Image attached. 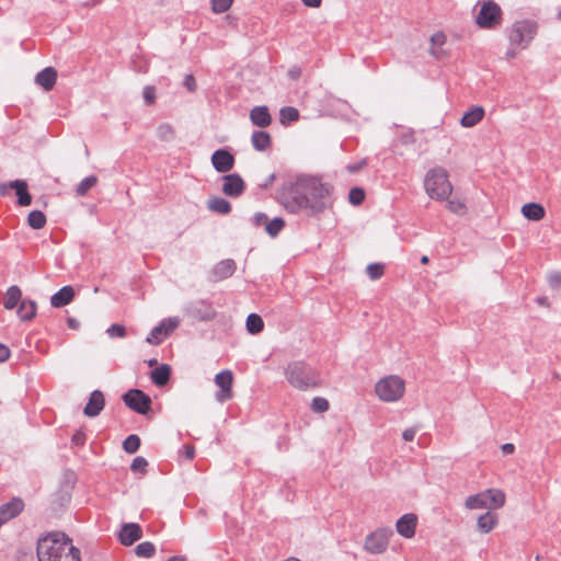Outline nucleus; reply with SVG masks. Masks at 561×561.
Instances as JSON below:
<instances>
[{"label":"nucleus","instance_id":"obj_1","mask_svg":"<svg viewBox=\"0 0 561 561\" xmlns=\"http://www.w3.org/2000/svg\"><path fill=\"white\" fill-rule=\"evenodd\" d=\"M277 201L290 214L318 216L333 207V186L317 176L299 175L282 184Z\"/></svg>","mask_w":561,"mask_h":561},{"label":"nucleus","instance_id":"obj_2","mask_svg":"<svg viewBox=\"0 0 561 561\" xmlns=\"http://www.w3.org/2000/svg\"><path fill=\"white\" fill-rule=\"evenodd\" d=\"M38 561H81L80 550L65 533H51L37 542Z\"/></svg>","mask_w":561,"mask_h":561},{"label":"nucleus","instance_id":"obj_3","mask_svg":"<svg viewBox=\"0 0 561 561\" xmlns=\"http://www.w3.org/2000/svg\"><path fill=\"white\" fill-rule=\"evenodd\" d=\"M284 375L291 387L302 391L313 389L320 385L319 373L302 360L289 363L284 369Z\"/></svg>","mask_w":561,"mask_h":561},{"label":"nucleus","instance_id":"obj_4","mask_svg":"<svg viewBox=\"0 0 561 561\" xmlns=\"http://www.w3.org/2000/svg\"><path fill=\"white\" fill-rule=\"evenodd\" d=\"M424 187L428 196L437 201L447 199L453 192L448 173L443 168H433L426 173Z\"/></svg>","mask_w":561,"mask_h":561},{"label":"nucleus","instance_id":"obj_5","mask_svg":"<svg viewBox=\"0 0 561 561\" xmlns=\"http://www.w3.org/2000/svg\"><path fill=\"white\" fill-rule=\"evenodd\" d=\"M537 33V24L530 20L516 21L507 31L511 45L526 48Z\"/></svg>","mask_w":561,"mask_h":561},{"label":"nucleus","instance_id":"obj_6","mask_svg":"<svg viewBox=\"0 0 561 561\" xmlns=\"http://www.w3.org/2000/svg\"><path fill=\"white\" fill-rule=\"evenodd\" d=\"M404 389V381L398 376L385 377L375 386L377 396L385 402L399 400L403 396Z\"/></svg>","mask_w":561,"mask_h":561},{"label":"nucleus","instance_id":"obj_7","mask_svg":"<svg viewBox=\"0 0 561 561\" xmlns=\"http://www.w3.org/2000/svg\"><path fill=\"white\" fill-rule=\"evenodd\" d=\"M126 407L138 414H147L151 409V398L142 390L130 389L122 396Z\"/></svg>","mask_w":561,"mask_h":561},{"label":"nucleus","instance_id":"obj_8","mask_svg":"<svg viewBox=\"0 0 561 561\" xmlns=\"http://www.w3.org/2000/svg\"><path fill=\"white\" fill-rule=\"evenodd\" d=\"M393 535L391 528H380L369 534L365 539V550L371 554L385 552L389 545V539Z\"/></svg>","mask_w":561,"mask_h":561},{"label":"nucleus","instance_id":"obj_9","mask_svg":"<svg viewBox=\"0 0 561 561\" xmlns=\"http://www.w3.org/2000/svg\"><path fill=\"white\" fill-rule=\"evenodd\" d=\"M501 14V8L494 1H486L482 4L476 23L482 28H492L499 24Z\"/></svg>","mask_w":561,"mask_h":561},{"label":"nucleus","instance_id":"obj_10","mask_svg":"<svg viewBox=\"0 0 561 561\" xmlns=\"http://www.w3.org/2000/svg\"><path fill=\"white\" fill-rule=\"evenodd\" d=\"M222 180V193L231 198L240 197L245 191V182L238 173H229L225 174L221 178Z\"/></svg>","mask_w":561,"mask_h":561},{"label":"nucleus","instance_id":"obj_11","mask_svg":"<svg viewBox=\"0 0 561 561\" xmlns=\"http://www.w3.org/2000/svg\"><path fill=\"white\" fill-rule=\"evenodd\" d=\"M211 165L218 173H227L234 167V156L227 149H217L213 152Z\"/></svg>","mask_w":561,"mask_h":561},{"label":"nucleus","instance_id":"obj_12","mask_svg":"<svg viewBox=\"0 0 561 561\" xmlns=\"http://www.w3.org/2000/svg\"><path fill=\"white\" fill-rule=\"evenodd\" d=\"M232 373L228 369L222 370L215 376V383L220 389V391L216 393L217 401L224 402L232 397Z\"/></svg>","mask_w":561,"mask_h":561},{"label":"nucleus","instance_id":"obj_13","mask_svg":"<svg viewBox=\"0 0 561 561\" xmlns=\"http://www.w3.org/2000/svg\"><path fill=\"white\" fill-rule=\"evenodd\" d=\"M237 270L236 262L232 259L219 261L210 271V280L220 282L229 278Z\"/></svg>","mask_w":561,"mask_h":561},{"label":"nucleus","instance_id":"obj_14","mask_svg":"<svg viewBox=\"0 0 561 561\" xmlns=\"http://www.w3.org/2000/svg\"><path fill=\"white\" fill-rule=\"evenodd\" d=\"M105 407V398L101 390H93L88 399L83 413L88 417H95L100 415Z\"/></svg>","mask_w":561,"mask_h":561},{"label":"nucleus","instance_id":"obj_15","mask_svg":"<svg viewBox=\"0 0 561 561\" xmlns=\"http://www.w3.org/2000/svg\"><path fill=\"white\" fill-rule=\"evenodd\" d=\"M142 537V529L136 523H127L122 526L121 531L118 533L119 542L123 546H131L134 542L139 540Z\"/></svg>","mask_w":561,"mask_h":561},{"label":"nucleus","instance_id":"obj_16","mask_svg":"<svg viewBox=\"0 0 561 561\" xmlns=\"http://www.w3.org/2000/svg\"><path fill=\"white\" fill-rule=\"evenodd\" d=\"M24 507V503L21 499H12L10 502L0 505V527L16 517Z\"/></svg>","mask_w":561,"mask_h":561},{"label":"nucleus","instance_id":"obj_17","mask_svg":"<svg viewBox=\"0 0 561 561\" xmlns=\"http://www.w3.org/2000/svg\"><path fill=\"white\" fill-rule=\"evenodd\" d=\"M417 518L414 514L402 515L396 524V529L399 535L404 538H412L415 535Z\"/></svg>","mask_w":561,"mask_h":561},{"label":"nucleus","instance_id":"obj_18","mask_svg":"<svg viewBox=\"0 0 561 561\" xmlns=\"http://www.w3.org/2000/svg\"><path fill=\"white\" fill-rule=\"evenodd\" d=\"M250 121L254 126L264 128L271 125L272 116L265 105L254 106L250 112Z\"/></svg>","mask_w":561,"mask_h":561},{"label":"nucleus","instance_id":"obj_19","mask_svg":"<svg viewBox=\"0 0 561 561\" xmlns=\"http://www.w3.org/2000/svg\"><path fill=\"white\" fill-rule=\"evenodd\" d=\"M57 71L53 67H46L35 76V83L45 91H50L56 84Z\"/></svg>","mask_w":561,"mask_h":561},{"label":"nucleus","instance_id":"obj_20","mask_svg":"<svg viewBox=\"0 0 561 561\" xmlns=\"http://www.w3.org/2000/svg\"><path fill=\"white\" fill-rule=\"evenodd\" d=\"M75 297V290L70 285L61 287L50 297V305L54 308H61L72 301Z\"/></svg>","mask_w":561,"mask_h":561},{"label":"nucleus","instance_id":"obj_21","mask_svg":"<svg viewBox=\"0 0 561 561\" xmlns=\"http://www.w3.org/2000/svg\"><path fill=\"white\" fill-rule=\"evenodd\" d=\"M171 377V367L168 364H161L150 373L151 381L158 386L163 387L168 383Z\"/></svg>","mask_w":561,"mask_h":561},{"label":"nucleus","instance_id":"obj_22","mask_svg":"<svg viewBox=\"0 0 561 561\" xmlns=\"http://www.w3.org/2000/svg\"><path fill=\"white\" fill-rule=\"evenodd\" d=\"M483 116H484L483 107L482 106H473L462 115V117L460 119V124L462 127H473L480 121H482Z\"/></svg>","mask_w":561,"mask_h":561},{"label":"nucleus","instance_id":"obj_23","mask_svg":"<svg viewBox=\"0 0 561 561\" xmlns=\"http://www.w3.org/2000/svg\"><path fill=\"white\" fill-rule=\"evenodd\" d=\"M15 190L18 196V204L20 206H28L32 202V196L27 191V184L23 180H14L11 185Z\"/></svg>","mask_w":561,"mask_h":561},{"label":"nucleus","instance_id":"obj_24","mask_svg":"<svg viewBox=\"0 0 561 561\" xmlns=\"http://www.w3.org/2000/svg\"><path fill=\"white\" fill-rule=\"evenodd\" d=\"M251 144L256 151H265L271 147V135L264 130H254L251 136Z\"/></svg>","mask_w":561,"mask_h":561},{"label":"nucleus","instance_id":"obj_25","mask_svg":"<svg viewBox=\"0 0 561 561\" xmlns=\"http://www.w3.org/2000/svg\"><path fill=\"white\" fill-rule=\"evenodd\" d=\"M497 516L491 512H486L479 516L477 528L481 534H489L497 525Z\"/></svg>","mask_w":561,"mask_h":561},{"label":"nucleus","instance_id":"obj_26","mask_svg":"<svg viewBox=\"0 0 561 561\" xmlns=\"http://www.w3.org/2000/svg\"><path fill=\"white\" fill-rule=\"evenodd\" d=\"M522 214L528 220L539 221L545 217L546 210L538 203H527L522 207Z\"/></svg>","mask_w":561,"mask_h":561},{"label":"nucleus","instance_id":"obj_27","mask_svg":"<svg viewBox=\"0 0 561 561\" xmlns=\"http://www.w3.org/2000/svg\"><path fill=\"white\" fill-rule=\"evenodd\" d=\"M36 314V302L31 299H24L21 301L18 316L22 321H30Z\"/></svg>","mask_w":561,"mask_h":561},{"label":"nucleus","instance_id":"obj_28","mask_svg":"<svg viewBox=\"0 0 561 561\" xmlns=\"http://www.w3.org/2000/svg\"><path fill=\"white\" fill-rule=\"evenodd\" d=\"M207 207L209 210L221 215H227L231 211V204L226 198L219 196L210 198L207 202Z\"/></svg>","mask_w":561,"mask_h":561},{"label":"nucleus","instance_id":"obj_29","mask_svg":"<svg viewBox=\"0 0 561 561\" xmlns=\"http://www.w3.org/2000/svg\"><path fill=\"white\" fill-rule=\"evenodd\" d=\"M488 495L486 503L488 508H500L505 504V494L501 490L497 489H488L484 491Z\"/></svg>","mask_w":561,"mask_h":561},{"label":"nucleus","instance_id":"obj_30","mask_svg":"<svg viewBox=\"0 0 561 561\" xmlns=\"http://www.w3.org/2000/svg\"><path fill=\"white\" fill-rule=\"evenodd\" d=\"M21 289L16 285H12L8 288L3 306L8 310L14 309L21 300Z\"/></svg>","mask_w":561,"mask_h":561},{"label":"nucleus","instance_id":"obj_31","mask_svg":"<svg viewBox=\"0 0 561 561\" xmlns=\"http://www.w3.org/2000/svg\"><path fill=\"white\" fill-rule=\"evenodd\" d=\"M486 497L488 495L484 493V491L473 495H469L466 499L465 505L468 510L488 508V503L485 500Z\"/></svg>","mask_w":561,"mask_h":561},{"label":"nucleus","instance_id":"obj_32","mask_svg":"<svg viewBox=\"0 0 561 561\" xmlns=\"http://www.w3.org/2000/svg\"><path fill=\"white\" fill-rule=\"evenodd\" d=\"M245 327L249 333L257 334L262 332L264 328V322L259 314L250 313L247 318Z\"/></svg>","mask_w":561,"mask_h":561},{"label":"nucleus","instance_id":"obj_33","mask_svg":"<svg viewBox=\"0 0 561 561\" xmlns=\"http://www.w3.org/2000/svg\"><path fill=\"white\" fill-rule=\"evenodd\" d=\"M27 224L32 229H42L46 225V216L42 210H32L27 216Z\"/></svg>","mask_w":561,"mask_h":561},{"label":"nucleus","instance_id":"obj_34","mask_svg":"<svg viewBox=\"0 0 561 561\" xmlns=\"http://www.w3.org/2000/svg\"><path fill=\"white\" fill-rule=\"evenodd\" d=\"M299 111L293 106H284L279 110V121L283 125L298 121Z\"/></svg>","mask_w":561,"mask_h":561},{"label":"nucleus","instance_id":"obj_35","mask_svg":"<svg viewBox=\"0 0 561 561\" xmlns=\"http://www.w3.org/2000/svg\"><path fill=\"white\" fill-rule=\"evenodd\" d=\"M284 227H285L284 219L280 217H275L267 222V225L265 227V231L270 237L275 238L279 234V232L283 230Z\"/></svg>","mask_w":561,"mask_h":561},{"label":"nucleus","instance_id":"obj_36","mask_svg":"<svg viewBox=\"0 0 561 561\" xmlns=\"http://www.w3.org/2000/svg\"><path fill=\"white\" fill-rule=\"evenodd\" d=\"M164 324H161V322L151 329L150 333L146 337V342L151 345H158L160 344L163 339L165 337L163 335Z\"/></svg>","mask_w":561,"mask_h":561},{"label":"nucleus","instance_id":"obj_37","mask_svg":"<svg viewBox=\"0 0 561 561\" xmlns=\"http://www.w3.org/2000/svg\"><path fill=\"white\" fill-rule=\"evenodd\" d=\"M98 182V178L95 175H89L82 179L77 185L76 192L78 196H84L88 191L93 187Z\"/></svg>","mask_w":561,"mask_h":561},{"label":"nucleus","instance_id":"obj_38","mask_svg":"<svg viewBox=\"0 0 561 561\" xmlns=\"http://www.w3.org/2000/svg\"><path fill=\"white\" fill-rule=\"evenodd\" d=\"M156 552V547L150 541H144L136 546L135 553L140 558H151Z\"/></svg>","mask_w":561,"mask_h":561},{"label":"nucleus","instance_id":"obj_39","mask_svg":"<svg viewBox=\"0 0 561 561\" xmlns=\"http://www.w3.org/2000/svg\"><path fill=\"white\" fill-rule=\"evenodd\" d=\"M140 447V438L136 434L128 435L123 442V448L127 454H135Z\"/></svg>","mask_w":561,"mask_h":561},{"label":"nucleus","instance_id":"obj_40","mask_svg":"<svg viewBox=\"0 0 561 561\" xmlns=\"http://www.w3.org/2000/svg\"><path fill=\"white\" fill-rule=\"evenodd\" d=\"M385 266L381 263H370L366 267V273L371 280H377L383 275Z\"/></svg>","mask_w":561,"mask_h":561},{"label":"nucleus","instance_id":"obj_41","mask_svg":"<svg viewBox=\"0 0 561 561\" xmlns=\"http://www.w3.org/2000/svg\"><path fill=\"white\" fill-rule=\"evenodd\" d=\"M365 199V192L360 187H352L348 193V201L353 205H360Z\"/></svg>","mask_w":561,"mask_h":561},{"label":"nucleus","instance_id":"obj_42","mask_svg":"<svg viewBox=\"0 0 561 561\" xmlns=\"http://www.w3.org/2000/svg\"><path fill=\"white\" fill-rule=\"evenodd\" d=\"M311 409L314 412L323 413L329 410V401L322 397H316L312 399Z\"/></svg>","mask_w":561,"mask_h":561},{"label":"nucleus","instance_id":"obj_43","mask_svg":"<svg viewBox=\"0 0 561 561\" xmlns=\"http://www.w3.org/2000/svg\"><path fill=\"white\" fill-rule=\"evenodd\" d=\"M106 333L110 337H125L126 328L123 324L114 323L106 329Z\"/></svg>","mask_w":561,"mask_h":561},{"label":"nucleus","instance_id":"obj_44","mask_svg":"<svg viewBox=\"0 0 561 561\" xmlns=\"http://www.w3.org/2000/svg\"><path fill=\"white\" fill-rule=\"evenodd\" d=\"M233 0H211V10L215 13H224L229 10Z\"/></svg>","mask_w":561,"mask_h":561},{"label":"nucleus","instance_id":"obj_45","mask_svg":"<svg viewBox=\"0 0 561 561\" xmlns=\"http://www.w3.org/2000/svg\"><path fill=\"white\" fill-rule=\"evenodd\" d=\"M180 320L178 318H168L161 321V324H164L163 335L168 336L172 333L179 325Z\"/></svg>","mask_w":561,"mask_h":561},{"label":"nucleus","instance_id":"obj_46","mask_svg":"<svg viewBox=\"0 0 561 561\" xmlns=\"http://www.w3.org/2000/svg\"><path fill=\"white\" fill-rule=\"evenodd\" d=\"M147 466H148V461L144 457L138 456L133 459L130 469L134 472H137V471L145 472Z\"/></svg>","mask_w":561,"mask_h":561},{"label":"nucleus","instance_id":"obj_47","mask_svg":"<svg viewBox=\"0 0 561 561\" xmlns=\"http://www.w3.org/2000/svg\"><path fill=\"white\" fill-rule=\"evenodd\" d=\"M142 96L146 105H151L156 100V89L152 85H146L142 91Z\"/></svg>","mask_w":561,"mask_h":561},{"label":"nucleus","instance_id":"obj_48","mask_svg":"<svg viewBox=\"0 0 561 561\" xmlns=\"http://www.w3.org/2000/svg\"><path fill=\"white\" fill-rule=\"evenodd\" d=\"M158 136L162 140H170L173 138V129L168 124H162L158 127Z\"/></svg>","mask_w":561,"mask_h":561},{"label":"nucleus","instance_id":"obj_49","mask_svg":"<svg viewBox=\"0 0 561 561\" xmlns=\"http://www.w3.org/2000/svg\"><path fill=\"white\" fill-rule=\"evenodd\" d=\"M447 207L450 211H453L455 214H463L466 210L465 203L457 201V199L448 201Z\"/></svg>","mask_w":561,"mask_h":561},{"label":"nucleus","instance_id":"obj_50","mask_svg":"<svg viewBox=\"0 0 561 561\" xmlns=\"http://www.w3.org/2000/svg\"><path fill=\"white\" fill-rule=\"evenodd\" d=\"M253 226L261 227L267 225L270 221L268 216L265 213H255L251 219Z\"/></svg>","mask_w":561,"mask_h":561},{"label":"nucleus","instance_id":"obj_51","mask_svg":"<svg viewBox=\"0 0 561 561\" xmlns=\"http://www.w3.org/2000/svg\"><path fill=\"white\" fill-rule=\"evenodd\" d=\"M85 440H87V435L82 430L76 431V433L71 437V442L76 446L84 445Z\"/></svg>","mask_w":561,"mask_h":561},{"label":"nucleus","instance_id":"obj_52","mask_svg":"<svg viewBox=\"0 0 561 561\" xmlns=\"http://www.w3.org/2000/svg\"><path fill=\"white\" fill-rule=\"evenodd\" d=\"M549 285L552 288H557L561 286V272H553L548 276Z\"/></svg>","mask_w":561,"mask_h":561},{"label":"nucleus","instance_id":"obj_53","mask_svg":"<svg viewBox=\"0 0 561 561\" xmlns=\"http://www.w3.org/2000/svg\"><path fill=\"white\" fill-rule=\"evenodd\" d=\"M433 45L442 46L446 42V35L443 32H436L431 36Z\"/></svg>","mask_w":561,"mask_h":561},{"label":"nucleus","instance_id":"obj_54","mask_svg":"<svg viewBox=\"0 0 561 561\" xmlns=\"http://www.w3.org/2000/svg\"><path fill=\"white\" fill-rule=\"evenodd\" d=\"M183 83H184V87L188 91H191V92L195 91V89H196V81H195V78H194L193 75H186L185 78H184V82Z\"/></svg>","mask_w":561,"mask_h":561},{"label":"nucleus","instance_id":"obj_55","mask_svg":"<svg viewBox=\"0 0 561 561\" xmlns=\"http://www.w3.org/2000/svg\"><path fill=\"white\" fill-rule=\"evenodd\" d=\"M416 432H417L416 427H409V428L403 431L402 438L405 442H412L414 439V437H415Z\"/></svg>","mask_w":561,"mask_h":561},{"label":"nucleus","instance_id":"obj_56","mask_svg":"<svg viewBox=\"0 0 561 561\" xmlns=\"http://www.w3.org/2000/svg\"><path fill=\"white\" fill-rule=\"evenodd\" d=\"M10 348L5 344L0 343V363L7 362L10 357Z\"/></svg>","mask_w":561,"mask_h":561},{"label":"nucleus","instance_id":"obj_57","mask_svg":"<svg viewBox=\"0 0 561 561\" xmlns=\"http://www.w3.org/2000/svg\"><path fill=\"white\" fill-rule=\"evenodd\" d=\"M184 455L187 459L192 460L195 456V448L191 445L184 447Z\"/></svg>","mask_w":561,"mask_h":561},{"label":"nucleus","instance_id":"obj_58","mask_svg":"<svg viewBox=\"0 0 561 561\" xmlns=\"http://www.w3.org/2000/svg\"><path fill=\"white\" fill-rule=\"evenodd\" d=\"M12 181L9 183H0V196H5L11 187Z\"/></svg>","mask_w":561,"mask_h":561},{"label":"nucleus","instance_id":"obj_59","mask_svg":"<svg viewBox=\"0 0 561 561\" xmlns=\"http://www.w3.org/2000/svg\"><path fill=\"white\" fill-rule=\"evenodd\" d=\"M501 448L504 454H513L515 450V446L512 443H505Z\"/></svg>","mask_w":561,"mask_h":561},{"label":"nucleus","instance_id":"obj_60","mask_svg":"<svg viewBox=\"0 0 561 561\" xmlns=\"http://www.w3.org/2000/svg\"><path fill=\"white\" fill-rule=\"evenodd\" d=\"M301 1L306 7H309V8H319L321 5V0H301Z\"/></svg>","mask_w":561,"mask_h":561},{"label":"nucleus","instance_id":"obj_61","mask_svg":"<svg viewBox=\"0 0 561 561\" xmlns=\"http://www.w3.org/2000/svg\"><path fill=\"white\" fill-rule=\"evenodd\" d=\"M274 180H275V174H271V175L265 180V182H264V183L260 184V186H261L262 188H267V187L273 183V181H274Z\"/></svg>","mask_w":561,"mask_h":561},{"label":"nucleus","instance_id":"obj_62","mask_svg":"<svg viewBox=\"0 0 561 561\" xmlns=\"http://www.w3.org/2000/svg\"><path fill=\"white\" fill-rule=\"evenodd\" d=\"M365 164H366V161L364 160V161L359 162L358 164L348 165L347 169L350 172L354 173V172H357Z\"/></svg>","mask_w":561,"mask_h":561},{"label":"nucleus","instance_id":"obj_63","mask_svg":"<svg viewBox=\"0 0 561 561\" xmlns=\"http://www.w3.org/2000/svg\"><path fill=\"white\" fill-rule=\"evenodd\" d=\"M68 325L71 328V329H77L79 323L77 322V320L72 319V318H69L68 319Z\"/></svg>","mask_w":561,"mask_h":561},{"label":"nucleus","instance_id":"obj_64","mask_svg":"<svg viewBox=\"0 0 561 561\" xmlns=\"http://www.w3.org/2000/svg\"><path fill=\"white\" fill-rule=\"evenodd\" d=\"M167 561H185V558L181 557V556H175V557H171Z\"/></svg>","mask_w":561,"mask_h":561}]
</instances>
